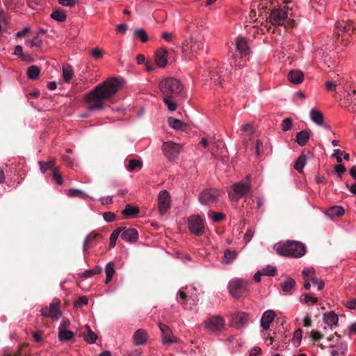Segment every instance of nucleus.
<instances>
[{
	"instance_id": "4468645a",
	"label": "nucleus",
	"mask_w": 356,
	"mask_h": 356,
	"mask_svg": "<svg viewBox=\"0 0 356 356\" xmlns=\"http://www.w3.org/2000/svg\"><path fill=\"white\" fill-rule=\"evenodd\" d=\"M159 211L161 215L165 214L171 207V199L166 190H162L158 195Z\"/></svg>"
},
{
	"instance_id": "9b49d317",
	"label": "nucleus",
	"mask_w": 356,
	"mask_h": 356,
	"mask_svg": "<svg viewBox=\"0 0 356 356\" xmlns=\"http://www.w3.org/2000/svg\"><path fill=\"white\" fill-rule=\"evenodd\" d=\"M190 232L196 236H201L205 230V221L199 215H193L188 218Z\"/></svg>"
},
{
	"instance_id": "cd10ccee",
	"label": "nucleus",
	"mask_w": 356,
	"mask_h": 356,
	"mask_svg": "<svg viewBox=\"0 0 356 356\" xmlns=\"http://www.w3.org/2000/svg\"><path fill=\"white\" fill-rule=\"evenodd\" d=\"M348 105L356 104V90L344 89V92L341 95Z\"/></svg>"
},
{
	"instance_id": "37998d69",
	"label": "nucleus",
	"mask_w": 356,
	"mask_h": 356,
	"mask_svg": "<svg viewBox=\"0 0 356 356\" xmlns=\"http://www.w3.org/2000/svg\"><path fill=\"white\" fill-rule=\"evenodd\" d=\"M55 161L51 159L47 162L40 161V170L44 174L49 169H53L55 166Z\"/></svg>"
},
{
	"instance_id": "13d9d810",
	"label": "nucleus",
	"mask_w": 356,
	"mask_h": 356,
	"mask_svg": "<svg viewBox=\"0 0 356 356\" xmlns=\"http://www.w3.org/2000/svg\"><path fill=\"white\" fill-rule=\"evenodd\" d=\"M337 81H335L332 79L327 81L325 83L327 90L329 91L335 90L337 86Z\"/></svg>"
},
{
	"instance_id": "2f4dec72",
	"label": "nucleus",
	"mask_w": 356,
	"mask_h": 356,
	"mask_svg": "<svg viewBox=\"0 0 356 356\" xmlns=\"http://www.w3.org/2000/svg\"><path fill=\"white\" fill-rule=\"evenodd\" d=\"M140 210L138 207L132 206L129 204H126L124 209L122 211V213L128 217H134L139 213Z\"/></svg>"
},
{
	"instance_id": "dca6fc26",
	"label": "nucleus",
	"mask_w": 356,
	"mask_h": 356,
	"mask_svg": "<svg viewBox=\"0 0 356 356\" xmlns=\"http://www.w3.org/2000/svg\"><path fill=\"white\" fill-rule=\"evenodd\" d=\"M60 302L58 299H54L49 305L48 314H46L42 311V315L44 316H49L55 320L59 319L62 314L59 308Z\"/></svg>"
},
{
	"instance_id": "4be33fe9",
	"label": "nucleus",
	"mask_w": 356,
	"mask_h": 356,
	"mask_svg": "<svg viewBox=\"0 0 356 356\" xmlns=\"http://www.w3.org/2000/svg\"><path fill=\"white\" fill-rule=\"evenodd\" d=\"M323 322L327 325L331 329L337 326L339 321L338 315L334 312H330L323 314Z\"/></svg>"
},
{
	"instance_id": "774afa93",
	"label": "nucleus",
	"mask_w": 356,
	"mask_h": 356,
	"mask_svg": "<svg viewBox=\"0 0 356 356\" xmlns=\"http://www.w3.org/2000/svg\"><path fill=\"white\" fill-rule=\"evenodd\" d=\"M261 353V349L259 346H255L250 349L249 356H257Z\"/></svg>"
},
{
	"instance_id": "c756f323",
	"label": "nucleus",
	"mask_w": 356,
	"mask_h": 356,
	"mask_svg": "<svg viewBox=\"0 0 356 356\" xmlns=\"http://www.w3.org/2000/svg\"><path fill=\"white\" fill-rule=\"evenodd\" d=\"M310 118L311 120L316 123L318 125H323V116L321 111L316 110V109H312L310 111Z\"/></svg>"
},
{
	"instance_id": "49530a36",
	"label": "nucleus",
	"mask_w": 356,
	"mask_h": 356,
	"mask_svg": "<svg viewBox=\"0 0 356 356\" xmlns=\"http://www.w3.org/2000/svg\"><path fill=\"white\" fill-rule=\"evenodd\" d=\"M122 232L121 227L115 229L110 236V247L113 248L116 244V240Z\"/></svg>"
},
{
	"instance_id": "09e8293b",
	"label": "nucleus",
	"mask_w": 356,
	"mask_h": 356,
	"mask_svg": "<svg viewBox=\"0 0 356 356\" xmlns=\"http://www.w3.org/2000/svg\"><path fill=\"white\" fill-rule=\"evenodd\" d=\"M67 195L69 197H79L82 199H84L87 197V195L85 194V193L79 189L76 188H72L70 189L67 193Z\"/></svg>"
},
{
	"instance_id": "c85d7f7f",
	"label": "nucleus",
	"mask_w": 356,
	"mask_h": 356,
	"mask_svg": "<svg viewBox=\"0 0 356 356\" xmlns=\"http://www.w3.org/2000/svg\"><path fill=\"white\" fill-rule=\"evenodd\" d=\"M309 137H310L309 132L306 130H302V131L297 133L296 141L299 145L304 146L306 145Z\"/></svg>"
},
{
	"instance_id": "f257e3e1",
	"label": "nucleus",
	"mask_w": 356,
	"mask_h": 356,
	"mask_svg": "<svg viewBox=\"0 0 356 356\" xmlns=\"http://www.w3.org/2000/svg\"><path fill=\"white\" fill-rule=\"evenodd\" d=\"M120 83L117 78H110L97 85L84 96L86 108L89 111H101L104 107V100L113 97L120 88Z\"/></svg>"
},
{
	"instance_id": "de8ad7c7",
	"label": "nucleus",
	"mask_w": 356,
	"mask_h": 356,
	"mask_svg": "<svg viewBox=\"0 0 356 356\" xmlns=\"http://www.w3.org/2000/svg\"><path fill=\"white\" fill-rule=\"evenodd\" d=\"M261 270L263 275L274 276L276 275L277 268L275 266L268 265Z\"/></svg>"
},
{
	"instance_id": "a211bd4d",
	"label": "nucleus",
	"mask_w": 356,
	"mask_h": 356,
	"mask_svg": "<svg viewBox=\"0 0 356 356\" xmlns=\"http://www.w3.org/2000/svg\"><path fill=\"white\" fill-rule=\"evenodd\" d=\"M275 313L271 309H268L264 312L260 321L261 327L265 330H268L271 323L274 321Z\"/></svg>"
},
{
	"instance_id": "72a5a7b5",
	"label": "nucleus",
	"mask_w": 356,
	"mask_h": 356,
	"mask_svg": "<svg viewBox=\"0 0 356 356\" xmlns=\"http://www.w3.org/2000/svg\"><path fill=\"white\" fill-rule=\"evenodd\" d=\"M74 76V70L72 66L67 65L63 67V77L66 83H69Z\"/></svg>"
},
{
	"instance_id": "6ab92c4d",
	"label": "nucleus",
	"mask_w": 356,
	"mask_h": 356,
	"mask_svg": "<svg viewBox=\"0 0 356 356\" xmlns=\"http://www.w3.org/2000/svg\"><path fill=\"white\" fill-rule=\"evenodd\" d=\"M121 238L127 242H134L138 238V231L134 228L121 227Z\"/></svg>"
},
{
	"instance_id": "ea45409f",
	"label": "nucleus",
	"mask_w": 356,
	"mask_h": 356,
	"mask_svg": "<svg viewBox=\"0 0 356 356\" xmlns=\"http://www.w3.org/2000/svg\"><path fill=\"white\" fill-rule=\"evenodd\" d=\"M40 72V70L35 65L29 67L27 70V76L31 79H36Z\"/></svg>"
},
{
	"instance_id": "a19ab883",
	"label": "nucleus",
	"mask_w": 356,
	"mask_h": 356,
	"mask_svg": "<svg viewBox=\"0 0 356 356\" xmlns=\"http://www.w3.org/2000/svg\"><path fill=\"white\" fill-rule=\"evenodd\" d=\"M102 272V268L100 266H95L93 269L88 270L84 271L81 275H80L81 277L88 278L90 277L95 275L100 274Z\"/></svg>"
},
{
	"instance_id": "052dcab7",
	"label": "nucleus",
	"mask_w": 356,
	"mask_h": 356,
	"mask_svg": "<svg viewBox=\"0 0 356 356\" xmlns=\"http://www.w3.org/2000/svg\"><path fill=\"white\" fill-rule=\"evenodd\" d=\"M337 28L339 29V31L342 32H346L351 29V24L348 22L339 23L337 25Z\"/></svg>"
},
{
	"instance_id": "423d86ee",
	"label": "nucleus",
	"mask_w": 356,
	"mask_h": 356,
	"mask_svg": "<svg viewBox=\"0 0 356 356\" xmlns=\"http://www.w3.org/2000/svg\"><path fill=\"white\" fill-rule=\"evenodd\" d=\"M204 49V43L201 40L190 39L182 43V52L185 57L191 58L199 54Z\"/></svg>"
},
{
	"instance_id": "5701e85b",
	"label": "nucleus",
	"mask_w": 356,
	"mask_h": 356,
	"mask_svg": "<svg viewBox=\"0 0 356 356\" xmlns=\"http://www.w3.org/2000/svg\"><path fill=\"white\" fill-rule=\"evenodd\" d=\"M288 79L292 83L299 84L302 82L304 74L300 70H291L288 74Z\"/></svg>"
},
{
	"instance_id": "4d7b16f0",
	"label": "nucleus",
	"mask_w": 356,
	"mask_h": 356,
	"mask_svg": "<svg viewBox=\"0 0 356 356\" xmlns=\"http://www.w3.org/2000/svg\"><path fill=\"white\" fill-rule=\"evenodd\" d=\"M292 120L289 118H285L282 124V129L284 131H287L291 129Z\"/></svg>"
},
{
	"instance_id": "f3484780",
	"label": "nucleus",
	"mask_w": 356,
	"mask_h": 356,
	"mask_svg": "<svg viewBox=\"0 0 356 356\" xmlns=\"http://www.w3.org/2000/svg\"><path fill=\"white\" fill-rule=\"evenodd\" d=\"M168 51L165 47H161L155 54V62L159 67H164L168 63Z\"/></svg>"
},
{
	"instance_id": "473e14b6",
	"label": "nucleus",
	"mask_w": 356,
	"mask_h": 356,
	"mask_svg": "<svg viewBox=\"0 0 356 356\" xmlns=\"http://www.w3.org/2000/svg\"><path fill=\"white\" fill-rule=\"evenodd\" d=\"M296 285V281L291 277H287L286 280L281 284L282 290L284 292H291Z\"/></svg>"
},
{
	"instance_id": "5fc2aeb1",
	"label": "nucleus",
	"mask_w": 356,
	"mask_h": 356,
	"mask_svg": "<svg viewBox=\"0 0 356 356\" xmlns=\"http://www.w3.org/2000/svg\"><path fill=\"white\" fill-rule=\"evenodd\" d=\"M266 345L273 350H280V347L277 343H274V340L271 337H266L264 339Z\"/></svg>"
},
{
	"instance_id": "6e6d98bb",
	"label": "nucleus",
	"mask_w": 356,
	"mask_h": 356,
	"mask_svg": "<svg viewBox=\"0 0 356 356\" xmlns=\"http://www.w3.org/2000/svg\"><path fill=\"white\" fill-rule=\"evenodd\" d=\"M58 3L65 7H74L78 2L77 0H58Z\"/></svg>"
},
{
	"instance_id": "603ef678",
	"label": "nucleus",
	"mask_w": 356,
	"mask_h": 356,
	"mask_svg": "<svg viewBox=\"0 0 356 356\" xmlns=\"http://www.w3.org/2000/svg\"><path fill=\"white\" fill-rule=\"evenodd\" d=\"M254 149V152L257 154V156H260L263 153V151H264L263 143L260 140H257L255 141Z\"/></svg>"
},
{
	"instance_id": "0eeeda50",
	"label": "nucleus",
	"mask_w": 356,
	"mask_h": 356,
	"mask_svg": "<svg viewBox=\"0 0 356 356\" xmlns=\"http://www.w3.org/2000/svg\"><path fill=\"white\" fill-rule=\"evenodd\" d=\"M191 290L193 291V292H191V295H189V291L186 293L182 289H180L177 296V301L187 309H192L198 302L196 290L195 289H192Z\"/></svg>"
},
{
	"instance_id": "bb28decb",
	"label": "nucleus",
	"mask_w": 356,
	"mask_h": 356,
	"mask_svg": "<svg viewBox=\"0 0 356 356\" xmlns=\"http://www.w3.org/2000/svg\"><path fill=\"white\" fill-rule=\"evenodd\" d=\"M332 348L330 355L332 356H340L345 353L347 350V345L346 343H340L337 346H331Z\"/></svg>"
},
{
	"instance_id": "338daca9",
	"label": "nucleus",
	"mask_w": 356,
	"mask_h": 356,
	"mask_svg": "<svg viewBox=\"0 0 356 356\" xmlns=\"http://www.w3.org/2000/svg\"><path fill=\"white\" fill-rule=\"evenodd\" d=\"M31 32V29L29 27H24L22 30L17 31L15 34V37L17 38H22L25 36L26 34Z\"/></svg>"
},
{
	"instance_id": "a878e982",
	"label": "nucleus",
	"mask_w": 356,
	"mask_h": 356,
	"mask_svg": "<svg viewBox=\"0 0 356 356\" xmlns=\"http://www.w3.org/2000/svg\"><path fill=\"white\" fill-rule=\"evenodd\" d=\"M104 270L106 273L105 283L108 284L111 281L113 276L115 273V263L113 261H110L106 264Z\"/></svg>"
},
{
	"instance_id": "0e129e2a",
	"label": "nucleus",
	"mask_w": 356,
	"mask_h": 356,
	"mask_svg": "<svg viewBox=\"0 0 356 356\" xmlns=\"http://www.w3.org/2000/svg\"><path fill=\"white\" fill-rule=\"evenodd\" d=\"M91 55L98 59L102 57L103 51L99 48H94L91 50Z\"/></svg>"
},
{
	"instance_id": "c03bdc74",
	"label": "nucleus",
	"mask_w": 356,
	"mask_h": 356,
	"mask_svg": "<svg viewBox=\"0 0 356 356\" xmlns=\"http://www.w3.org/2000/svg\"><path fill=\"white\" fill-rule=\"evenodd\" d=\"M29 43L31 47L40 49L43 44V40L38 35H37L32 39L29 40Z\"/></svg>"
},
{
	"instance_id": "864d4df0",
	"label": "nucleus",
	"mask_w": 356,
	"mask_h": 356,
	"mask_svg": "<svg viewBox=\"0 0 356 356\" xmlns=\"http://www.w3.org/2000/svg\"><path fill=\"white\" fill-rule=\"evenodd\" d=\"M209 216L211 218L213 222H220L224 219L225 215L220 212H211Z\"/></svg>"
},
{
	"instance_id": "b1692460",
	"label": "nucleus",
	"mask_w": 356,
	"mask_h": 356,
	"mask_svg": "<svg viewBox=\"0 0 356 356\" xmlns=\"http://www.w3.org/2000/svg\"><path fill=\"white\" fill-rule=\"evenodd\" d=\"M345 213V210L341 206H333L330 207L325 214L331 218L337 216H341Z\"/></svg>"
},
{
	"instance_id": "79ce46f5",
	"label": "nucleus",
	"mask_w": 356,
	"mask_h": 356,
	"mask_svg": "<svg viewBox=\"0 0 356 356\" xmlns=\"http://www.w3.org/2000/svg\"><path fill=\"white\" fill-rule=\"evenodd\" d=\"M134 35L138 38L143 42H146L148 40V36L146 31L143 29H136L134 31Z\"/></svg>"
},
{
	"instance_id": "8fccbe9b",
	"label": "nucleus",
	"mask_w": 356,
	"mask_h": 356,
	"mask_svg": "<svg viewBox=\"0 0 356 356\" xmlns=\"http://www.w3.org/2000/svg\"><path fill=\"white\" fill-rule=\"evenodd\" d=\"M175 97H167L163 96V100L165 105L168 106V108L170 111H175L177 109V104L171 100L172 98Z\"/></svg>"
},
{
	"instance_id": "bf43d9fd",
	"label": "nucleus",
	"mask_w": 356,
	"mask_h": 356,
	"mask_svg": "<svg viewBox=\"0 0 356 356\" xmlns=\"http://www.w3.org/2000/svg\"><path fill=\"white\" fill-rule=\"evenodd\" d=\"M311 281L314 286H317L318 290H321L325 286L323 281L318 280L316 277L314 276L312 277Z\"/></svg>"
},
{
	"instance_id": "7ed1b4c3",
	"label": "nucleus",
	"mask_w": 356,
	"mask_h": 356,
	"mask_svg": "<svg viewBox=\"0 0 356 356\" xmlns=\"http://www.w3.org/2000/svg\"><path fill=\"white\" fill-rule=\"evenodd\" d=\"M250 56V50L247 40L243 37L238 38L236 40V52L233 56L235 66L238 68L243 67Z\"/></svg>"
},
{
	"instance_id": "7c9ffc66",
	"label": "nucleus",
	"mask_w": 356,
	"mask_h": 356,
	"mask_svg": "<svg viewBox=\"0 0 356 356\" xmlns=\"http://www.w3.org/2000/svg\"><path fill=\"white\" fill-rule=\"evenodd\" d=\"M50 17L58 22H63L65 21L67 15L64 10L61 9H57L52 12Z\"/></svg>"
},
{
	"instance_id": "f704fd0d",
	"label": "nucleus",
	"mask_w": 356,
	"mask_h": 356,
	"mask_svg": "<svg viewBox=\"0 0 356 356\" xmlns=\"http://www.w3.org/2000/svg\"><path fill=\"white\" fill-rule=\"evenodd\" d=\"M88 331L86 333L83 334V337L85 341H86L88 343H94L97 338V335L92 332L89 326L87 325Z\"/></svg>"
},
{
	"instance_id": "e433bc0d",
	"label": "nucleus",
	"mask_w": 356,
	"mask_h": 356,
	"mask_svg": "<svg viewBox=\"0 0 356 356\" xmlns=\"http://www.w3.org/2000/svg\"><path fill=\"white\" fill-rule=\"evenodd\" d=\"M238 254L236 251H231L229 250H227L224 253L223 262L225 264H231L236 258Z\"/></svg>"
},
{
	"instance_id": "4c0bfd02",
	"label": "nucleus",
	"mask_w": 356,
	"mask_h": 356,
	"mask_svg": "<svg viewBox=\"0 0 356 356\" xmlns=\"http://www.w3.org/2000/svg\"><path fill=\"white\" fill-rule=\"evenodd\" d=\"M168 123L170 127L176 130H183L184 124L179 119L175 118H169Z\"/></svg>"
},
{
	"instance_id": "20e7f679",
	"label": "nucleus",
	"mask_w": 356,
	"mask_h": 356,
	"mask_svg": "<svg viewBox=\"0 0 356 356\" xmlns=\"http://www.w3.org/2000/svg\"><path fill=\"white\" fill-rule=\"evenodd\" d=\"M159 89L163 96L177 97L183 91L184 86L179 79L168 77L161 81Z\"/></svg>"
},
{
	"instance_id": "393cba45",
	"label": "nucleus",
	"mask_w": 356,
	"mask_h": 356,
	"mask_svg": "<svg viewBox=\"0 0 356 356\" xmlns=\"http://www.w3.org/2000/svg\"><path fill=\"white\" fill-rule=\"evenodd\" d=\"M62 326L60 325L58 328V339L60 341H68L73 338L74 333L70 330H65Z\"/></svg>"
},
{
	"instance_id": "c9c22d12",
	"label": "nucleus",
	"mask_w": 356,
	"mask_h": 356,
	"mask_svg": "<svg viewBox=\"0 0 356 356\" xmlns=\"http://www.w3.org/2000/svg\"><path fill=\"white\" fill-rule=\"evenodd\" d=\"M307 157L304 154H302L296 160L294 168L299 172H302V170L306 164Z\"/></svg>"
},
{
	"instance_id": "1a4fd4ad",
	"label": "nucleus",
	"mask_w": 356,
	"mask_h": 356,
	"mask_svg": "<svg viewBox=\"0 0 356 356\" xmlns=\"http://www.w3.org/2000/svg\"><path fill=\"white\" fill-rule=\"evenodd\" d=\"M289 9L278 8L271 10L269 16L270 22L274 26H284L289 19Z\"/></svg>"
},
{
	"instance_id": "39448f33",
	"label": "nucleus",
	"mask_w": 356,
	"mask_h": 356,
	"mask_svg": "<svg viewBox=\"0 0 356 356\" xmlns=\"http://www.w3.org/2000/svg\"><path fill=\"white\" fill-rule=\"evenodd\" d=\"M251 188V181L248 176L245 181L234 183L228 191L229 197L232 201H238L243 196L249 193Z\"/></svg>"
},
{
	"instance_id": "412c9836",
	"label": "nucleus",
	"mask_w": 356,
	"mask_h": 356,
	"mask_svg": "<svg viewBox=\"0 0 356 356\" xmlns=\"http://www.w3.org/2000/svg\"><path fill=\"white\" fill-rule=\"evenodd\" d=\"M148 339L147 332L143 329H138L135 332L133 336L134 343L136 346L145 344Z\"/></svg>"
},
{
	"instance_id": "e2e57ef3",
	"label": "nucleus",
	"mask_w": 356,
	"mask_h": 356,
	"mask_svg": "<svg viewBox=\"0 0 356 356\" xmlns=\"http://www.w3.org/2000/svg\"><path fill=\"white\" fill-rule=\"evenodd\" d=\"M14 54L19 56L22 58V60H26L24 55L23 54V48L21 45H16L14 50Z\"/></svg>"
},
{
	"instance_id": "f03ea898",
	"label": "nucleus",
	"mask_w": 356,
	"mask_h": 356,
	"mask_svg": "<svg viewBox=\"0 0 356 356\" xmlns=\"http://www.w3.org/2000/svg\"><path fill=\"white\" fill-rule=\"evenodd\" d=\"M274 249L280 255L294 258H300L306 252L305 245L296 241H286L284 243H276Z\"/></svg>"
},
{
	"instance_id": "2eb2a0df",
	"label": "nucleus",
	"mask_w": 356,
	"mask_h": 356,
	"mask_svg": "<svg viewBox=\"0 0 356 356\" xmlns=\"http://www.w3.org/2000/svg\"><path fill=\"white\" fill-rule=\"evenodd\" d=\"M250 321V314L243 312H238L232 317V323L238 328L245 327Z\"/></svg>"
},
{
	"instance_id": "aec40b11",
	"label": "nucleus",
	"mask_w": 356,
	"mask_h": 356,
	"mask_svg": "<svg viewBox=\"0 0 356 356\" xmlns=\"http://www.w3.org/2000/svg\"><path fill=\"white\" fill-rule=\"evenodd\" d=\"M159 327L162 332L163 342L164 343H174L173 336L171 330L165 324L159 323Z\"/></svg>"
},
{
	"instance_id": "680f3d73",
	"label": "nucleus",
	"mask_w": 356,
	"mask_h": 356,
	"mask_svg": "<svg viewBox=\"0 0 356 356\" xmlns=\"http://www.w3.org/2000/svg\"><path fill=\"white\" fill-rule=\"evenodd\" d=\"M104 219L107 222H111L115 220V215L113 212H105L103 214Z\"/></svg>"
},
{
	"instance_id": "69168bd1",
	"label": "nucleus",
	"mask_w": 356,
	"mask_h": 356,
	"mask_svg": "<svg viewBox=\"0 0 356 356\" xmlns=\"http://www.w3.org/2000/svg\"><path fill=\"white\" fill-rule=\"evenodd\" d=\"M310 337L314 341H317L323 337V335L320 332L313 330L310 333Z\"/></svg>"
},
{
	"instance_id": "3c124183",
	"label": "nucleus",
	"mask_w": 356,
	"mask_h": 356,
	"mask_svg": "<svg viewBox=\"0 0 356 356\" xmlns=\"http://www.w3.org/2000/svg\"><path fill=\"white\" fill-rule=\"evenodd\" d=\"M314 273V268L312 267L304 268L302 273L305 281H309V280H311L312 277L315 276Z\"/></svg>"
},
{
	"instance_id": "6e6552de",
	"label": "nucleus",
	"mask_w": 356,
	"mask_h": 356,
	"mask_svg": "<svg viewBox=\"0 0 356 356\" xmlns=\"http://www.w3.org/2000/svg\"><path fill=\"white\" fill-rule=\"evenodd\" d=\"M225 325V319L220 316L209 317L204 321V330L210 333H218L221 332Z\"/></svg>"
},
{
	"instance_id": "ddd939ff",
	"label": "nucleus",
	"mask_w": 356,
	"mask_h": 356,
	"mask_svg": "<svg viewBox=\"0 0 356 356\" xmlns=\"http://www.w3.org/2000/svg\"><path fill=\"white\" fill-rule=\"evenodd\" d=\"M181 149L182 145L181 144L172 141L165 142L162 145V151L169 160L177 158Z\"/></svg>"
},
{
	"instance_id": "9d476101",
	"label": "nucleus",
	"mask_w": 356,
	"mask_h": 356,
	"mask_svg": "<svg viewBox=\"0 0 356 356\" xmlns=\"http://www.w3.org/2000/svg\"><path fill=\"white\" fill-rule=\"evenodd\" d=\"M220 195L221 194L219 190L216 188H208L200 193L198 200L200 204L203 205H211L219 200Z\"/></svg>"
},
{
	"instance_id": "58836bf2",
	"label": "nucleus",
	"mask_w": 356,
	"mask_h": 356,
	"mask_svg": "<svg viewBox=\"0 0 356 356\" xmlns=\"http://www.w3.org/2000/svg\"><path fill=\"white\" fill-rule=\"evenodd\" d=\"M97 236V234L95 232H92L86 236V237L84 239L83 247V251L84 253H86L88 252V250L89 249L88 244L91 243L92 241H94L96 238Z\"/></svg>"
},
{
	"instance_id": "a18cd8bd",
	"label": "nucleus",
	"mask_w": 356,
	"mask_h": 356,
	"mask_svg": "<svg viewBox=\"0 0 356 356\" xmlns=\"http://www.w3.org/2000/svg\"><path fill=\"white\" fill-rule=\"evenodd\" d=\"M142 166L143 163L141 161L136 159H131L127 168L128 171L132 172L136 169H140Z\"/></svg>"
},
{
	"instance_id": "f8f14e48",
	"label": "nucleus",
	"mask_w": 356,
	"mask_h": 356,
	"mask_svg": "<svg viewBox=\"0 0 356 356\" xmlns=\"http://www.w3.org/2000/svg\"><path fill=\"white\" fill-rule=\"evenodd\" d=\"M247 281L240 278L229 281L228 291L234 298H240L246 291Z\"/></svg>"
}]
</instances>
